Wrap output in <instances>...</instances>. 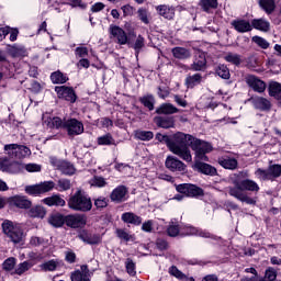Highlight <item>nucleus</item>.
Segmentation results:
<instances>
[{
    "mask_svg": "<svg viewBox=\"0 0 281 281\" xmlns=\"http://www.w3.org/2000/svg\"><path fill=\"white\" fill-rule=\"evenodd\" d=\"M259 5L267 14H271L276 10V0H259Z\"/></svg>",
    "mask_w": 281,
    "mask_h": 281,
    "instance_id": "nucleus-40",
    "label": "nucleus"
},
{
    "mask_svg": "<svg viewBox=\"0 0 281 281\" xmlns=\"http://www.w3.org/2000/svg\"><path fill=\"white\" fill-rule=\"evenodd\" d=\"M71 281H91L89 278V268L87 266H81V270H76L70 276Z\"/></svg>",
    "mask_w": 281,
    "mask_h": 281,
    "instance_id": "nucleus-22",
    "label": "nucleus"
},
{
    "mask_svg": "<svg viewBox=\"0 0 281 281\" xmlns=\"http://www.w3.org/2000/svg\"><path fill=\"white\" fill-rule=\"evenodd\" d=\"M139 102L148 109V111H153L155 109V97H153V94L140 97Z\"/></svg>",
    "mask_w": 281,
    "mask_h": 281,
    "instance_id": "nucleus-37",
    "label": "nucleus"
},
{
    "mask_svg": "<svg viewBox=\"0 0 281 281\" xmlns=\"http://www.w3.org/2000/svg\"><path fill=\"white\" fill-rule=\"evenodd\" d=\"M252 43H256V45L261 47V49H268V47H269V42H267V40H265L263 37H260V36H254Z\"/></svg>",
    "mask_w": 281,
    "mask_h": 281,
    "instance_id": "nucleus-55",
    "label": "nucleus"
},
{
    "mask_svg": "<svg viewBox=\"0 0 281 281\" xmlns=\"http://www.w3.org/2000/svg\"><path fill=\"white\" fill-rule=\"evenodd\" d=\"M99 146H115V138L111 134L98 137Z\"/></svg>",
    "mask_w": 281,
    "mask_h": 281,
    "instance_id": "nucleus-43",
    "label": "nucleus"
},
{
    "mask_svg": "<svg viewBox=\"0 0 281 281\" xmlns=\"http://www.w3.org/2000/svg\"><path fill=\"white\" fill-rule=\"evenodd\" d=\"M251 27L255 30H259L260 32H269V27H271V24L269 21L265 19H255L251 21Z\"/></svg>",
    "mask_w": 281,
    "mask_h": 281,
    "instance_id": "nucleus-32",
    "label": "nucleus"
},
{
    "mask_svg": "<svg viewBox=\"0 0 281 281\" xmlns=\"http://www.w3.org/2000/svg\"><path fill=\"white\" fill-rule=\"evenodd\" d=\"M125 267L128 276H136L137 271H135V262L132 259H126Z\"/></svg>",
    "mask_w": 281,
    "mask_h": 281,
    "instance_id": "nucleus-57",
    "label": "nucleus"
},
{
    "mask_svg": "<svg viewBox=\"0 0 281 281\" xmlns=\"http://www.w3.org/2000/svg\"><path fill=\"white\" fill-rule=\"evenodd\" d=\"M43 203H45V205H48L49 207L52 206H56V207H65L66 205V202H65V199H63L60 195L58 194H55L53 196H48V198H45L43 200Z\"/></svg>",
    "mask_w": 281,
    "mask_h": 281,
    "instance_id": "nucleus-27",
    "label": "nucleus"
},
{
    "mask_svg": "<svg viewBox=\"0 0 281 281\" xmlns=\"http://www.w3.org/2000/svg\"><path fill=\"white\" fill-rule=\"evenodd\" d=\"M116 236L121 238V240H125V243H133V240H135V236L128 234V232L122 228L116 229Z\"/></svg>",
    "mask_w": 281,
    "mask_h": 281,
    "instance_id": "nucleus-50",
    "label": "nucleus"
},
{
    "mask_svg": "<svg viewBox=\"0 0 281 281\" xmlns=\"http://www.w3.org/2000/svg\"><path fill=\"white\" fill-rule=\"evenodd\" d=\"M50 80L54 85H65L69 78L60 71H55L50 75Z\"/></svg>",
    "mask_w": 281,
    "mask_h": 281,
    "instance_id": "nucleus-38",
    "label": "nucleus"
},
{
    "mask_svg": "<svg viewBox=\"0 0 281 281\" xmlns=\"http://www.w3.org/2000/svg\"><path fill=\"white\" fill-rule=\"evenodd\" d=\"M49 161L52 166H54V168H57V170H60L63 175H75L76 172V167H74L71 162L60 160L56 157H50Z\"/></svg>",
    "mask_w": 281,
    "mask_h": 281,
    "instance_id": "nucleus-12",
    "label": "nucleus"
},
{
    "mask_svg": "<svg viewBox=\"0 0 281 281\" xmlns=\"http://www.w3.org/2000/svg\"><path fill=\"white\" fill-rule=\"evenodd\" d=\"M201 74H195L193 76H189L186 79V85L188 87V89H193V87H196V85H201Z\"/></svg>",
    "mask_w": 281,
    "mask_h": 281,
    "instance_id": "nucleus-42",
    "label": "nucleus"
},
{
    "mask_svg": "<svg viewBox=\"0 0 281 281\" xmlns=\"http://www.w3.org/2000/svg\"><path fill=\"white\" fill-rule=\"evenodd\" d=\"M177 192L184 194L186 196H203V189L194 184H179L177 187Z\"/></svg>",
    "mask_w": 281,
    "mask_h": 281,
    "instance_id": "nucleus-13",
    "label": "nucleus"
},
{
    "mask_svg": "<svg viewBox=\"0 0 281 281\" xmlns=\"http://www.w3.org/2000/svg\"><path fill=\"white\" fill-rule=\"evenodd\" d=\"M9 54L13 56V58H21L27 56V48L23 45L14 44L9 46Z\"/></svg>",
    "mask_w": 281,
    "mask_h": 281,
    "instance_id": "nucleus-26",
    "label": "nucleus"
},
{
    "mask_svg": "<svg viewBox=\"0 0 281 281\" xmlns=\"http://www.w3.org/2000/svg\"><path fill=\"white\" fill-rule=\"evenodd\" d=\"M2 232L8 236V238H10L11 243H14V245L23 243V239L25 238L21 224H14L10 220H5L2 223Z\"/></svg>",
    "mask_w": 281,
    "mask_h": 281,
    "instance_id": "nucleus-6",
    "label": "nucleus"
},
{
    "mask_svg": "<svg viewBox=\"0 0 281 281\" xmlns=\"http://www.w3.org/2000/svg\"><path fill=\"white\" fill-rule=\"evenodd\" d=\"M76 56H78L79 58H85L87 56H89V48L81 46V47H77L75 50Z\"/></svg>",
    "mask_w": 281,
    "mask_h": 281,
    "instance_id": "nucleus-62",
    "label": "nucleus"
},
{
    "mask_svg": "<svg viewBox=\"0 0 281 281\" xmlns=\"http://www.w3.org/2000/svg\"><path fill=\"white\" fill-rule=\"evenodd\" d=\"M224 60H226V63H231L232 65H240V63H243V60L240 59V55L238 54H234V53H228L224 56Z\"/></svg>",
    "mask_w": 281,
    "mask_h": 281,
    "instance_id": "nucleus-49",
    "label": "nucleus"
},
{
    "mask_svg": "<svg viewBox=\"0 0 281 281\" xmlns=\"http://www.w3.org/2000/svg\"><path fill=\"white\" fill-rule=\"evenodd\" d=\"M260 192V186L258 182L251 179H244L239 182H235V187H231L228 189V194L237 199V201H241V203H247V205H256V200L251 196H248L245 192Z\"/></svg>",
    "mask_w": 281,
    "mask_h": 281,
    "instance_id": "nucleus-3",
    "label": "nucleus"
},
{
    "mask_svg": "<svg viewBox=\"0 0 281 281\" xmlns=\"http://www.w3.org/2000/svg\"><path fill=\"white\" fill-rule=\"evenodd\" d=\"M138 18L145 25H148L150 23V20H148V11L146 9H139L138 10Z\"/></svg>",
    "mask_w": 281,
    "mask_h": 281,
    "instance_id": "nucleus-60",
    "label": "nucleus"
},
{
    "mask_svg": "<svg viewBox=\"0 0 281 281\" xmlns=\"http://www.w3.org/2000/svg\"><path fill=\"white\" fill-rule=\"evenodd\" d=\"M65 223L68 227L72 229H78V227H85L87 225V216L83 214H70L65 216Z\"/></svg>",
    "mask_w": 281,
    "mask_h": 281,
    "instance_id": "nucleus-11",
    "label": "nucleus"
},
{
    "mask_svg": "<svg viewBox=\"0 0 281 281\" xmlns=\"http://www.w3.org/2000/svg\"><path fill=\"white\" fill-rule=\"evenodd\" d=\"M123 223H127L130 225H142V217L135 215V213L126 212L121 216Z\"/></svg>",
    "mask_w": 281,
    "mask_h": 281,
    "instance_id": "nucleus-29",
    "label": "nucleus"
},
{
    "mask_svg": "<svg viewBox=\"0 0 281 281\" xmlns=\"http://www.w3.org/2000/svg\"><path fill=\"white\" fill-rule=\"evenodd\" d=\"M156 113H158V115H172L175 113H179V109L171 103H165L156 110Z\"/></svg>",
    "mask_w": 281,
    "mask_h": 281,
    "instance_id": "nucleus-31",
    "label": "nucleus"
},
{
    "mask_svg": "<svg viewBox=\"0 0 281 281\" xmlns=\"http://www.w3.org/2000/svg\"><path fill=\"white\" fill-rule=\"evenodd\" d=\"M173 58H178V60H186L192 56V53H190V49L184 47H175L171 50Z\"/></svg>",
    "mask_w": 281,
    "mask_h": 281,
    "instance_id": "nucleus-30",
    "label": "nucleus"
},
{
    "mask_svg": "<svg viewBox=\"0 0 281 281\" xmlns=\"http://www.w3.org/2000/svg\"><path fill=\"white\" fill-rule=\"evenodd\" d=\"M269 95L281 104V83L271 81L268 87Z\"/></svg>",
    "mask_w": 281,
    "mask_h": 281,
    "instance_id": "nucleus-28",
    "label": "nucleus"
},
{
    "mask_svg": "<svg viewBox=\"0 0 281 281\" xmlns=\"http://www.w3.org/2000/svg\"><path fill=\"white\" fill-rule=\"evenodd\" d=\"M42 121L43 125L48 128H65L69 137H76V135L85 133V125L76 119L63 120L58 116L52 117L49 114H43Z\"/></svg>",
    "mask_w": 281,
    "mask_h": 281,
    "instance_id": "nucleus-2",
    "label": "nucleus"
},
{
    "mask_svg": "<svg viewBox=\"0 0 281 281\" xmlns=\"http://www.w3.org/2000/svg\"><path fill=\"white\" fill-rule=\"evenodd\" d=\"M115 170H119V172H123V175H126V172H131V166L124 164H116Z\"/></svg>",
    "mask_w": 281,
    "mask_h": 281,
    "instance_id": "nucleus-64",
    "label": "nucleus"
},
{
    "mask_svg": "<svg viewBox=\"0 0 281 281\" xmlns=\"http://www.w3.org/2000/svg\"><path fill=\"white\" fill-rule=\"evenodd\" d=\"M135 137L136 139H140V142H150V139L155 137V134L151 131L137 130L135 132Z\"/></svg>",
    "mask_w": 281,
    "mask_h": 281,
    "instance_id": "nucleus-39",
    "label": "nucleus"
},
{
    "mask_svg": "<svg viewBox=\"0 0 281 281\" xmlns=\"http://www.w3.org/2000/svg\"><path fill=\"white\" fill-rule=\"evenodd\" d=\"M0 170L2 172H8L9 175H19L23 172L24 165L20 161H12L8 157L0 158Z\"/></svg>",
    "mask_w": 281,
    "mask_h": 281,
    "instance_id": "nucleus-9",
    "label": "nucleus"
},
{
    "mask_svg": "<svg viewBox=\"0 0 281 281\" xmlns=\"http://www.w3.org/2000/svg\"><path fill=\"white\" fill-rule=\"evenodd\" d=\"M126 194H128V189L124 186H119L112 191L110 199L115 203H122L126 201Z\"/></svg>",
    "mask_w": 281,
    "mask_h": 281,
    "instance_id": "nucleus-21",
    "label": "nucleus"
},
{
    "mask_svg": "<svg viewBox=\"0 0 281 281\" xmlns=\"http://www.w3.org/2000/svg\"><path fill=\"white\" fill-rule=\"evenodd\" d=\"M218 164L226 170H236V168H238V160H236V158H232L229 156L221 157L218 159Z\"/></svg>",
    "mask_w": 281,
    "mask_h": 281,
    "instance_id": "nucleus-25",
    "label": "nucleus"
},
{
    "mask_svg": "<svg viewBox=\"0 0 281 281\" xmlns=\"http://www.w3.org/2000/svg\"><path fill=\"white\" fill-rule=\"evenodd\" d=\"M125 30L124 29L111 24L109 26V34L111 41H114V43H117V45H131V38H135L137 36V33H135V29H133V25L131 23H125Z\"/></svg>",
    "mask_w": 281,
    "mask_h": 281,
    "instance_id": "nucleus-4",
    "label": "nucleus"
},
{
    "mask_svg": "<svg viewBox=\"0 0 281 281\" xmlns=\"http://www.w3.org/2000/svg\"><path fill=\"white\" fill-rule=\"evenodd\" d=\"M58 260H48L44 263L41 265V270L42 271H56L58 269Z\"/></svg>",
    "mask_w": 281,
    "mask_h": 281,
    "instance_id": "nucleus-47",
    "label": "nucleus"
},
{
    "mask_svg": "<svg viewBox=\"0 0 281 281\" xmlns=\"http://www.w3.org/2000/svg\"><path fill=\"white\" fill-rule=\"evenodd\" d=\"M167 234L171 238H175L179 236V234H181V227H179V224H175V222H171L167 228Z\"/></svg>",
    "mask_w": 281,
    "mask_h": 281,
    "instance_id": "nucleus-48",
    "label": "nucleus"
},
{
    "mask_svg": "<svg viewBox=\"0 0 281 281\" xmlns=\"http://www.w3.org/2000/svg\"><path fill=\"white\" fill-rule=\"evenodd\" d=\"M263 278L270 281H276V278H278V272L273 268H268L265 272Z\"/></svg>",
    "mask_w": 281,
    "mask_h": 281,
    "instance_id": "nucleus-58",
    "label": "nucleus"
},
{
    "mask_svg": "<svg viewBox=\"0 0 281 281\" xmlns=\"http://www.w3.org/2000/svg\"><path fill=\"white\" fill-rule=\"evenodd\" d=\"M32 267H34V265L30 261L21 262L15 268L14 273H16V276H23V273H25L26 271H30Z\"/></svg>",
    "mask_w": 281,
    "mask_h": 281,
    "instance_id": "nucleus-44",
    "label": "nucleus"
},
{
    "mask_svg": "<svg viewBox=\"0 0 281 281\" xmlns=\"http://www.w3.org/2000/svg\"><path fill=\"white\" fill-rule=\"evenodd\" d=\"M216 74L220 76V78H223L224 80H229V68L225 65H220L216 68Z\"/></svg>",
    "mask_w": 281,
    "mask_h": 281,
    "instance_id": "nucleus-51",
    "label": "nucleus"
},
{
    "mask_svg": "<svg viewBox=\"0 0 281 281\" xmlns=\"http://www.w3.org/2000/svg\"><path fill=\"white\" fill-rule=\"evenodd\" d=\"M246 83L257 93H265L267 89V83L254 75H248L246 77Z\"/></svg>",
    "mask_w": 281,
    "mask_h": 281,
    "instance_id": "nucleus-15",
    "label": "nucleus"
},
{
    "mask_svg": "<svg viewBox=\"0 0 281 281\" xmlns=\"http://www.w3.org/2000/svg\"><path fill=\"white\" fill-rule=\"evenodd\" d=\"M167 146L173 155L190 164L192 161V153L190 147L195 153V159L199 161H207V153H212V145L205 140L194 138L190 134L178 132L173 134L172 139L167 140ZM190 146V147H189Z\"/></svg>",
    "mask_w": 281,
    "mask_h": 281,
    "instance_id": "nucleus-1",
    "label": "nucleus"
},
{
    "mask_svg": "<svg viewBox=\"0 0 281 281\" xmlns=\"http://www.w3.org/2000/svg\"><path fill=\"white\" fill-rule=\"evenodd\" d=\"M94 205L98 209L106 207L109 205V200L106 198L100 196L97 200H94Z\"/></svg>",
    "mask_w": 281,
    "mask_h": 281,
    "instance_id": "nucleus-63",
    "label": "nucleus"
},
{
    "mask_svg": "<svg viewBox=\"0 0 281 281\" xmlns=\"http://www.w3.org/2000/svg\"><path fill=\"white\" fill-rule=\"evenodd\" d=\"M4 154L9 159H25L32 155V150L25 145L8 144L4 145Z\"/></svg>",
    "mask_w": 281,
    "mask_h": 281,
    "instance_id": "nucleus-7",
    "label": "nucleus"
},
{
    "mask_svg": "<svg viewBox=\"0 0 281 281\" xmlns=\"http://www.w3.org/2000/svg\"><path fill=\"white\" fill-rule=\"evenodd\" d=\"M232 27L239 34H245L247 32H251L252 26L251 23L247 20L236 19L231 22Z\"/></svg>",
    "mask_w": 281,
    "mask_h": 281,
    "instance_id": "nucleus-19",
    "label": "nucleus"
},
{
    "mask_svg": "<svg viewBox=\"0 0 281 281\" xmlns=\"http://www.w3.org/2000/svg\"><path fill=\"white\" fill-rule=\"evenodd\" d=\"M56 188L54 181H44L40 184L26 186L25 192L31 196H38V194H45V192H52Z\"/></svg>",
    "mask_w": 281,
    "mask_h": 281,
    "instance_id": "nucleus-8",
    "label": "nucleus"
},
{
    "mask_svg": "<svg viewBox=\"0 0 281 281\" xmlns=\"http://www.w3.org/2000/svg\"><path fill=\"white\" fill-rule=\"evenodd\" d=\"M195 168L202 172V175H216V168L205 162H195Z\"/></svg>",
    "mask_w": 281,
    "mask_h": 281,
    "instance_id": "nucleus-35",
    "label": "nucleus"
},
{
    "mask_svg": "<svg viewBox=\"0 0 281 281\" xmlns=\"http://www.w3.org/2000/svg\"><path fill=\"white\" fill-rule=\"evenodd\" d=\"M127 45H128V47H132L135 50V56L138 57L139 52H142V49H144V46H145L144 36L138 35L135 43L130 41V44H127Z\"/></svg>",
    "mask_w": 281,
    "mask_h": 281,
    "instance_id": "nucleus-34",
    "label": "nucleus"
},
{
    "mask_svg": "<svg viewBox=\"0 0 281 281\" xmlns=\"http://www.w3.org/2000/svg\"><path fill=\"white\" fill-rule=\"evenodd\" d=\"M30 216H32L33 218H45V207L41 206V205H36L33 206L30 212H29Z\"/></svg>",
    "mask_w": 281,
    "mask_h": 281,
    "instance_id": "nucleus-41",
    "label": "nucleus"
},
{
    "mask_svg": "<svg viewBox=\"0 0 281 281\" xmlns=\"http://www.w3.org/2000/svg\"><path fill=\"white\" fill-rule=\"evenodd\" d=\"M156 10L160 16L167 19L168 21H172V19H175V7L160 4L156 7Z\"/></svg>",
    "mask_w": 281,
    "mask_h": 281,
    "instance_id": "nucleus-23",
    "label": "nucleus"
},
{
    "mask_svg": "<svg viewBox=\"0 0 281 281\" xmlns=\"http://www.w3.org/2000/svg\"><path fill=\"white\" fill-rule=\"evenodd\" d=\"M68 207L75 210V212H91L93 203L91 198L82 190H78L70 199L68 200Z\"/></svg>",
    "mask_w": 281,
    "mask_h": 281,
    "instance_id": "nucleus-5",
    "label": "nucleus"
},
{
    "mask_svg": "<svg viewBox=\"0 0 281 281\" xmlns=\"http://www.w3.org/2000/svg\"><path fill=\"white\" fill-rule=\"evenodd\" d=\"M41 169H42V167L38 164H26V165H24V170L26 172H41Z\"/></svg>",
    "mask_w": 281,
    "mask_h": 281,
    "instance_id": "nucleus-59",
    "label": "nucleus"
},
{
    "mask_svg": "<svg viewBox=\"0 0 281 281\" xmlns=\"http://www.w3.org/2000/svg\"><path fill=\"white\" fill-rule=\"evenodd\" d=\"M55 91L58 95V98H61V100H66L67 102H76V92L74 91V88H69L67 86H57L55 87Z\"/></svg>",
    "mask_w": 281,
    "mask_h": 281,
    "instance_id": "nucleus-16",
    "label": "nucleus"
},
{
    "mask_svg": "<svg viewBox=\"0 0 281 281\" xmlns=\"http://www.w3.org/2000/svg\"><path fill=\"white\" fill-rule=\"evenodd\" d=\"M199 5L204 12H210V10L218 8V0H200Z\"/></svg>",
    "mask_w": 281,
    "mask_h": 281,
    "instance_id": "nucleus-36",
    "label": "nucleus"
},
{
    "mask_svg": "<svg viewBox=\"0 0 281 281\" xmlns=\"http://www.w3.org/2000/svg\"><path fill=\"white\" fill-rule=\"evenodd\" d=\"M165 166L171 172H186L187 168L186 164L175 156H168L166 158Z\"/></svg>",
    "mask_w": 281,
    "mask_h": 281,
    "instance_id": "nucleus-14",
    "label": "nucleus"
},
{
    "mask_svg": "<svg viewBox=\"0 0 281 281\" xmlns=\"http://www.w3.org/2000/svg\"><path fill=\"white\" fill-rule=\"evenodd\" d=\"M255 175L261 181L278 179L281 176V165H271L268 170L257 169Z\"/></svg>",
    "mask_w": 281,
    "mask_h": 281,
    "instance_id": "nucleus-10",
    "label": "nucleus"
},
{
    "mask_svg": "<svg viewBox=\"0 0 281 281\" xmlns=\"http://www.w3.org/2000/svg\"><path fill=\"white\" fill-rule=\"evenodd\" d=\"M66 5H70L72 8H81V10H85L87 8V4L82 2V0H68Z\"/></svg>",
    "mask_w": 281,
    "mask_h": 281,
    "instance_id": "nucleus-61",
    "label": "nucleus"
},
{
    "mask_svg": "<svg viewBox=\"0 0 281 281\" xmlns=\"http://www.w3.org/2000/svg\"><path fill=\"white\" fill-rule=\"evenodd\" d=\"M9 204L13 205L14 207H20L21 210H27L29 207H32V202L23 195L11 196L9 199Z\"/></svg>",
    "mask_w": 281,
    "mask_h": 281,
    "instance_id": "nucleus-20",
    "label": "nucleus"
},
{
    "mask_svg": "<svg viewBox=\"0 0 281 281\" xmlns=\"http://www.w3.org/2000/svg\"><path fill=\"white\" fill-rule=\"evenodd\" d=\"M48 223L53 225V227H63V225H65V217L60 214H55L49 217Z\"/></svg>",
    "mask_w": 281,
    "mask_h": 281,
    "instance_id": "nucleus-46",
    "label": "nucleus"
},
{
    "mask_svg": "<svg viewBox=\"0 0 281 281\" xmlns=\"http://www.w3.org/2000/svg\"><path fill=\"white\" fill-rule=\"evenodd\" d=\"M71 189V181L69 179L61 178L57 181L56 190L59 192H67Z\"/></svg>",
    "mask_w": 281,
    "mask_h": 281,
    "instance_id": "nucleus-45",
    "label": "nucleus"
},
{
    "mask_svg": "<svg viewBox=\"0 0 281 281\" xmlns=\"http://www.w3.org/2000/svg\"><path fill=\"white\" fill-rule=\"evenodd\" d=\"M16 265V259L11 257L8 258L4 262H3V270L4 271H12V269H14V266Z\"/></svg>",
    "mask_w": 281,
    "mask_h": 281,
    "instance_id": "nucleus-56",
    "label": "nucleus"
},
{
    "mask_svg": "<svg viewBox=\"0 0 281 281\" xmlns=\"http://www.w3.org/2000/svg\"><path fill=\"white\" fill-rule=\"evenodd\" d=\"M90 186H94V188H104V186H106V180L100 176H95L90 180Z\"/></svg>",
    "mask_w": 281,
    "mask_h": 281,
    "instance_id": "nucleus-54",
    "label": "nucleus"
},
{
    "mask_svg": "<svg viewBox=\"0 0 281 281\" xmlns=\"http://www.w3.org/2000/svg\"><path fill=\"white\" fill-rule=\"evenodd\" d=\"M154 122L160 128H175V117L172 116H156Z\"/></svg>",
    "mask_w": 281,
    "mask_h": 281,
    "instance_id": "nucleus-24",
    "label": "nucleus"
},
{
    "mask_svg": "<svg viewBox=\"0 0 281 281\" xmlns=\"http://www.w3.org/2000/svg\"><path fill=\"white\" fill-rule=\"evenodd\" d=\"M168 273H170L173 278H177L178 280H186V274L177 268V266H171L168 269Z\"/></svg>",
    "mask_w": 281,
    "mask_h": 281,
    "instance_id": "nucleus-53",
    "label": "nucleus"
},
{
    "mask_svg": "<svg viewBox=\"0 0 281 281\" xmlns=\"http://www.w3.org/2000/svg\"><path fill=\"white\" fill-rule=\"evenodd\" d=\"M207 65V59L205 58V53L203 50H198L194 56L191 69L193 71H203Z\"/></svg>",
    "mask_w": 281,
    "mask_h": 281,
    "instance_id": "nucleus-18",
    "label": "nucleus"
},
{
    "mask_svg": "<svg viewBox=\"0 0 281 281\" xmlns=\"http://www.w3.org/2000/svg\"><path fill=\"white\" fill-rule=\"evenodd\" d=\"M181 236H200V238H210L211 235L207 231L196 228L191 225H184L181 228Z\"/></svg>",
    "mask_w": 281,
    "mask_h": 281,
    "instance_id": "nucleus-17",
    "label": "nucleus"
},
{
    "mask_svg": "<svg viewBox=\"0 0 281 281\" xmlns=\"http://www.w3.org/2000/svg\"><path fill=\"white\" fill-rule=\"evenodd\" d=\"M31 247H45L47 245V241L43 237L33 236L30 239Z\"/></svg>",
    "mask_w": 281,
    "mask_h": 281,
    "instance_id": "nucleus-52",
    "label": "nucleus"
},
{
    "mask_svg": "<svg viewBox=\"0 0 281 281\" xmlns=\"http://www.w3.org/2000/svg\"><path fill=\"white\" fill-rule=\"evenodd\" d=\"M254 104L256 109H259L260 111H269V109H271V101L262 97L255 98Z\"/></svg>",
    "mask_w": 281,
    "mask_h": 281,
    "instance_id": "nucleus-33",
    "label": "nucleus"
}]
</instances>
